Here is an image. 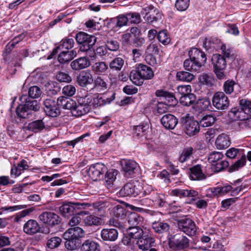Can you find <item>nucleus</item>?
I'll return each instance as SVG.
<instances>
[{
  "label": "nucleus",
  "instance_id": "dca6fc26",
  "mask_svg": "<svg viewBox=\"0 0 251 251\" xmlns=\"http://www.w3.org/2000/svg\"><path fill=\"white\" fill-rule=\"evenodd\" d=\"M155 242L154 239L150 234L146 233L141 238L137 241L138 248L142 251L150 249Z\"/></svg>",
  "mask_w": 251,
  "mask_h": 251
},
{
  "label": "nucleus",
  "instance_id": "774afa93",
  "mask_svg": "<svg viewBox=\"0 0 251 251\" xmlns=\"http://www.w3.org/2000/svg\"><path fill=\"white\" fill-rule=\"evenodd\" d=\"M237 86L234 81L228 80L224 83V91L227 94H230L233 92L234 87Z\"/></svg>",
  "mask_w": 251,
  "mask_h": 251
},
{
  "label": "nucleus",
  "instance_id": "603ef678",
  "mask_svg": "<svg viewBox=\"0 0 251 251\" xmlns=\"http://www.w3.org/2000/svg\"><path fill=\"white\" fill-rule=\"evenodd\" d=\"M129 78L133 83L136 85L140 86L143 83L144 80L139 75L137 69L136 70H132L130 72Z\"/></svg>",
  "mask_w": 251,
  "mask_h": 251
},
{
  "label": "nucleus",
  "instance_id": "052dcab7",
  "mask_svg": "<svg viewBox=\"0 0 251 251\" xmlns=\"http://www.w3.org/2000/svg\"><path fill=\"white\" fill-rule=\"evenodd\" d=\"M246 162V158L245 155H243L240 159L236 161L228 169L230 172H234L238 170V169L243 167Z\"/></svg>",
  "mask_w": 251,
  "mask_h": 251
},
{
  "label": "nucleus",
  "instance_id": "20e7f679",
  "mask_svg": "<svg viewBox=\"0 0 251 251\" xmlns=\"http://www.w3.org/2000/svg\"><path fill=\"white\" fill-rule=\"evenodd\" d=\"M43 104L45 106L44 110L46 114L52 117H56L61 113L60 109L58 107L57 100L55 98L49 97L44 100Z\"/></svg>",
  "mask_w": 251,
  "mask_h": 251
},
{
  "label": "nucleus",
  "instance_id": "13d9d810",
  "mask_svg": "<svg viewBox=\"0 0 251 251\" xmlns=\"http://www.w3.org/2000/svg\"><path fill=\"white\" fill-rule=\"evenodd\" d=\"M200 81L207 87H211L214 85V79L210 75L202 74L200 77Z\"/></svg>",
  "mask_w": 251,
  "mask_h": 251
},
{
  "label": "nucleus",
  "instance_id": "2eb2a0df",
  "mask_svg": "<svg viewBox=\"0 0 251 251\" xmlns=\"http://www.w3.org/2000/svg\"><path fill=\"white\" fill-rule=\"evenodd\" d=\"M229 116L233 120H239L243 122L251 117L250 113L242 110L239 107L232 108L229 112Z\"/></svg>",
  "mask_w": 251,
  "mask_h": 251
},
{
  "label": "nucleus",
  "instance_id": "4468645a",
  "mask_svg": "<svg viewBox=\"0 0 251 251\" xmlns=\"http://www.w3.org/2000/svg\"><path fill=\"white\" fill-rule=\"evenodd\" d=\"M210 105V101L208 98L199 99L194 102L193 105V112L195 114L199 115L207 109Z\"/></svg>",
  "mask_w": 251,
  "mask_h": 251
},
{
  "label": "nucleus",
  "instance_id": "69168bd1",
  "mask_svg": "<svg viewBox=\"0 0 251 251\" xmlns=\"http://www.w3.org/2000/svg\"><path fill=\"white\" fill-rule=\"evenodd\" d=\"M62 242V239L58 237H53L49 239L47 243V247L53 249L59 247Z\"/></svg>",
  "mask_w": 251,
  "mask_h": 251
},
{
  "label": "nucleus",
  "instance_id": "2f4dec72",
  "mask_svg": "<svg viewBox=\"0 0 251 251\" xmlns=\"http://www.w3.org/2000/svg\"><path fill=\"white\" fill-rule=\"evenodd\" d=\"M137 69L143 80L151 79L154 76V73L151 68L147 65L139 64Z\"/></svg>",
  "mask_w": 251,
  "mask_h": 251
},
{
  "label": "nucleus",
  "instance_id": "49530a36",
  "mask_svg": "<svg viewBox=\"0 0 251 251\" xmlns=\"http://www.w3.org/2000/svg\"><path fill=\"white\" fill-rule=\"evenodd\" d=\"M99 245L95 242L88 239L85 240L81 245V251H96Z\"/></svg>",
  "mask_w": 251,
  "mask_h": 251
},
{
  "label": "nucleus",
  "instance_id": "e2e57ef3",
  "mask_svg": "<svg viewBox=\"0 0 251 251\" xmlns=\"http://www.w3.org/2000/svg\"><path fill=\"white\" fill-rule=\"evenodd\" d=\"M117 172L113 170L107 172L105 175V181L107 186H110L116 179Z\"/></svg>",
  "mask_w": 251,
  "mask_h": 251
},
{
  "label": "nucleus",
  "instance_id": "b1692460",
  "mask_svg": "<svg viewBox=\"0 0 251 251\" xmlns=\"http://www.w3.org/2000/svg\"><path fill=\"white\" fill-rule=\"evenodd\" d=\"M157 97H160L164 100V103L168 104V105H176L177 100L175 97L171 93L161 90H158L155 92Z\"/></svg>",
  "mask_w": 251,
  "mask_h": 251
},
{
  "label": "nucleus",
  "instance_id": "6e6552de",
  "mask_svg": "<svg viewBox=\"0 0 251 251\" xmlns=\"http://www.w3.org/2000/svg\"><path fill=\"white\" fill-rule=\"evenodd\" d=\"M89 205L84 202H71L64 203L59 208V213L64 217H69L74 214L75 208H83L84 205Z\"/></svg>",
  "mask_w": 251,
  "mask_h": 251
},
{
  "label": "nucleus",
  "instance_id": "4be33fe9",
  "mask_svg": "<svg viewBox=\"0 0 251 251\" xmlns=\"http://www.w3.org/2000/svg\"><path fill=\"white\" fill-rule=\"evenodd\" d=\"M171 194L175 196L179 197H188L192 198L193 201H195V198L198 195V192L192 189H176L172 191Z\"/></svg>",
  "mask_w": 251,
  "mask_h": 251
},
{
  "label": "nucleus",
  "instance_id": "ea45409f",
  "mask_svg": "<svg viewBox=\"0 0 251 251\" xmlns=\"http://www.w3.org/2000/svg\"><path fill=\"white\" fill-rule=\"evenodd\" d=\"M83 223L88 226H98L102 224V220L99 217L90 214L84 219Z\"/></svg>",
  "mask_w": 251,
  "mask_h": 251
},
{
  "label": "nucleus",
  "instance_id": "39448f33",
  "mask_svg": "<svg viewBox=\"0 0 251 251\" xmlns=\"http://www.w3.org/2000/svg\"><path fill=\"white\" fill-rule=\"evenodd\" d=\"M212 102L213 106L218 110L227 109L229 105V100L223 92L215 93L213 96Z\"/></svg>",
  "mask_w": 251,
  "mask_h": 251
},
{
  "label": "nucleus",
  "instance_id": "c756f323",
  "mask_svg": "<svg viewBox=\"0 0 251 251\" xmlns=\"http://www.w3.org/2000/svg\"><path fill=\"white\" fill-rule=\"evenodd\" d=\"M94 88L98 92L105 91L108 87V81L100 76H98L94 80Z\"/></svg>",
  "mask_w": 251,
  "mask_h": 251
},
{
  "label": "nucleus",
  "instance_id": "c9c22d12",
  "mask_svg": "<svg viewBox=\"0 0 251 251\" xmlns=\"http://www.w3.org/2000/svg\"><path fill=\"white\" fill-rule=\"evenodd\" d=\"M108 69V66L105 62H98L92 66V70L97 75H103L106 74Z\"/></svg>",
  "mask_w": 251,
  "mask_h": 251
},
{
  "label": "nucleus",
  "instance_id": "a19ab883",
  "mask_svg": "<svg viewBox=\"0 0 251 251\" xmlns=\"http://www.w3.org/2000/svg\"><path fill=\"white\" fill-rule=\"evenodd\" d=\"M66 240L65 243L66 248L70 251H74L78 249L80 247L81 241L80 239L74 237L70 239H64Z\"/></svg>",
  "mask_w": 251,
  "mask_h": 251
},
{
  "label": "nucleus",
  "instance_id": "7c9ffc66",
  "mask_svg": "<svg viewBox=\"0 0 251 251\" xmlns=\"http://www.w3.org/2000/svg\"><path fill=\"white\" fill-rule=\"evenodd\" d=\"M57 103L58 106L62 107L63 109L72 110L75 106V101L73 99L65 97H60L57 99Z\"/></svg>",
  "mask_w": 251,
  "mask_h": 251
},
{
  "label": "nucleus",
  "instance_id": "f704fd0d",
  "mask_svg": "<svg viewBox=\"0 0 251 251\" xmlns=\"http://www.w3.org/2000/svg\"><path fill=\"white\" fill-rule=\"evenodd\" d=\"M190 176L192 180H200L205 178L201 165H197L190 169Z\"/></svg>",
  "mask_w": 251,
  "mask_h": 251
},
{
  "label": "nucleus",
  "instance_id": "c85d7f7f",
  "mask_svg": "<svg viewBox=\"0 0 251 251\" xmlns=\"http://www.w3.org/2000/svg\"><path fill=\"white\" fill-rule=\"evenodd\" d=\"M127 221L130 226H142L144 223V218L136 212L129 213Z\"/></svg>",
  "mask_w": 251,
  "mask_h": 251
},
{
  "label": "nucleus",
  "instance_id": "473e14b6",
  "mask_svg": "<svg viewBox=\"0 0 251 251\" xmlns=\"http://www.w3.org/2000/svg\"><path fill=\"white\" fill-rule=\"evenodd\" d=\"M217 149L222 150L228 148L230 145V141L228 136L225 133L219 135L215 141Z\"/></svg>",
  "mask_w": 251,
  "mask_h": 251
},
{
  "label": "nucleus",
  "instance_id": "09e8293b",
  "mask_svg": "<svg viewBox=\"0 0 251 251\" xmlns=\"http://www.w3.org/2000/svg\"><path fill=\"white\" fill-rule=\"evenodd\" d=\"M194 151V150L192 147L184 148L179 156L178 160L181 163L187 161L190 159Z\"/></svg>",
  "mask_w": 251,
  "mask_h": 251
},
{
  "label": "nucleus",
  "instance_id": "58836bf2",
  "mask_svg": "<svg viewBox=\"0 0 251 251\" xmlns=\"http://www.w3.org/2000/svg\"><path fill=\"white\" fill-rule=\"evenodd\" d=\"M152 227L156 233L162 234L169 231L170 226V225L163 222H155L152 224Z\"/></svg>",
  "mask_w": 251,
  "mask_h": 251
},
{
  "label": "nucleus",
  "instance_id": "6ab92c4d",
  "mask_svg": "<svg viewBox=\"0 0 251 251\" xmlns=\"http://www.w3.org/2000/svg\"><path fill=\"white\" fill-rule=\"evenodd\" d=\"M93 81V75L89 71L81 72L77 77V82L81 87L91 84Z\"/></svg>",
  "mask_w": 251,
  "mask_h": 251
},
{
  "label": "nucleus",
  "instance_id": "bf43d9fd",
  "mask_svg": "<svg viewBox=\"0 0 251 251\" xmlns=\"http://www.w3.org/2000/svg\"><path fill=\"white\" fill-rule=\"evenodd\" d=\"M16 113L21 118H28L31 115L25 104L20 105L17 108Z\"/></svg>",
  "mask_w": 251,
  "mask_h": 251
},
{
  "label": "nucleus",
  "instance_id": "c03bdc74",
  "mask_svg": "<svg viewBox=\"0 0 251 251\" xmlns=\"http://www.w3.org/2000/svg\"><path fill=\"white\" fill-rule=\"evenodd\" d=\"M196 100V96L193 93H189L187 95L181 96L179 98L180 103L186 106L194 104Z\"/></svg>",
  "mask_w": 251,
  "mask_h": 251
},
{
  "label": "nucleus",
  "instance_id": "4d7b16f0",
  "mask_svg": "<svg viewBox=\"0 0 251 251\" xmlns=\"http://www.w3.org/2000/svg\"><path fill=\"white\" fill-rule=\"evenodd\" d=\"M29 98L37 99L42 94L41 89L37 86H33L29 88L28 92Z\"/></svg>",
  "mask_w": 251,
  "mask_h": 251
},
{
  "label": "nucleus",
  "instance_id": "6e6d98bb",
  "mask_svg": "<svg viewBox=\"0 0 251 251\" xmlns=\"http://www.w3.org/2000/svg\"><path fill=\"white\" fill-rule=\"evenodd\" d=\"M229 165L228 162L226 160H220L215 164L211 165V169L214 172H219L227 168Z\"/></svg>",
  "mask_w": 251,
  "mask_h": 251
},
{
  "label": "nucleus",
  "instance_id": "0eeeda50",
  "mask_svg": "<svg viewBox=\"0 0 251 251\" xmlns=\"http://www.w3.org/2000/svg\"><path fill=\"white\" fill-rule=\"evenodd\" d=\"M115 94L114 93L109 98H105L100 95H97L94 96L88 95L86 97L88 99V101L90 107L92 106L94 108H97L110 103L115 99Z\"/></svg>",
  "mask_w": 251,
  "mask_h": 251
},
{
  "label": "nucleus",
  "instance_id": "e433bc0d",
  "mask_svg": "<svg viewBox=\"0 0 251 251\" xmlns=\"http://www.w3.org/2000/svg\"><path fill=\"white\" fill-rule=\"evenodd\" d=\"M85 203L89 204L90 205H84L83 208H85L86 207H90V210H92L94 209L97 210V212H100L101 214L104 213L105 209L108 206L107 202L104 201H99L92 203L88 202Z\"/></svg>",
  "mask_w": 251,
  "mask_h": 251
},
{
  "label": "nucleus",
  "instance_id": "9b49d317",
  "mask_svg": "<svg viewBox=\"0 0 251 251\" xmlns=\"http://www.w3.org/2000/svg\"><path fill=\"white\" fill-rule=\"evenodd\" d=\"M39 220L44 224L53 227L61 222L59 216L56 214L50 212H44L39 216Z\"/></svg>",
  "mask_w": 251,
  "mask_h": 251
},
{
  "label": "nucleus",
  "instance_id": "864d4df0",
  "mask_svg": "<svg viewBox=\"0 0 251 251\" xmlns=\"http://www.w3.org/2000/svg\"><path fill=\"white\" fill-rule=\"evenodd\" d=\"M112 214L116 217L124 219L126 215V210L121 205L114 206L112 210Z\"/></svg>",
  "mask_w": 251,
  "mask_h": 251
},
{
  "label": "nucleus",
  "instance_id": "79ce46f5",
  "mask_svg": "<svg viewBox=\"0 0 251 251\" xmlns=\"http://www.w3.org/2000/svg\"><path fill=\"white\" fill-rule=\"evenodd\" d=\"M141 226H129V235L134 239L139 240L146 232L144 231Z\"/></svg>",
  "mask_w": 251,
  "mask_h": 251
},
{
  "label": "nucleus",
  "instance_id": "393cba45",
  "mask_svg": "<svg viewBox=\"0 0 251 251\" xmlns=\"http://www.w3.org/2000/svg\"><path fill=\"white\" fill-rule=\"evenodd\" d=\"M100 236L104 241L113 242L117 239L118 232L114 228H104L101 231Z\"/></svg>",
  "mask_w": 251,
  "mask_h": 251
},
{
  "label": "nucleus",
  "instance_id": "5701e85b",
  "mask_svg": "<svg viewBox=\"0 0 251 251\" xmlns=\"http://www.w3.org/2000/svg\"><path fill=\"white\" fill-rule=\"evenodd\" d=\"M122 164L125 174L127 176H131L135 173L138 166V164L132 160H124Z\"/></svg>",
  "mask_w": 251,
  "mask_h": 251
},
{
  "label": "nucleus",
  "instance_id": "7ed1b4c3",
  "mask_svg": "<svg viewBox=\"0 0 251 251\" xmlns=\"http://www.w3.org/2000/svg\"><path fill=\"white\" fill-rule=\"evenodd\" d=\"M142 205L146 207L153 205L156 207H166L167 204L166 198L162 193L155 192L151 193L150 199L143 200L142 201Z\"/></svg>",
  "mask_w": 251,
  "mask_h": 251
},
{
  "label": "nucleus",
  "instance_id": "a211bd4d",
  "mask_svg": "<svg viewBox=\"0 0 251 251\" xmlns=\"http://www.w3.org/2000/svg\"><path fill=\"white\" fill-rule=\"evenodd\" d=\"M20 100L22 103H25V105L31 115L33 112L38 111L40 108V104L37 100H30L26 95H22Z\"/></svg>",
  "mask_w": 251,
  "mask_h": 251
},
{
  "label": "nucleus",
  "instance_id": "37998d69",
  "mask_svg": "<svg viewBox=\"0 0 251 251\" xmlns=\"http://www.w3.org/2000/svg\"><path fill=\"white\" fill-rule=\"evenodd\" d=\"M74 44V41L72 38L66 39L63 40L61 43L57 47L52 51L53 55L57 54L58 50H61L63 49H66L68 50L69 49H72Z\"/></svg>",
  "mask_w": 251,
  "mask_h": 251
},
{
  "label": "nucleus",
  "instance_id": "f03ea898",
  "mask_svg": "<svg viewBox=\"0 0 251 251\" xmlns=\"http://www.w3.org/2000/svg\"><path fill=\"white\" fill-rule=\"evenodd\" d=\"M75 40L80 45L79 50L85 51L91 49L95 44L97 38L95 36L89 35L83 32H79L75 36Z\"/></svg>",
  "mask_w": 251,
  "mask_h": 251
},
{
  "label": "nucleus",
  "instance_id": "338daca9",
  "mask_svg": "<svg viewBox=\"0 0 251 251\" xmlns=\"http://www.w3.org/2000/svg\"><path fill=\"white\" fill-rule=\"evenodd\" d=\"M128 21L132 24H137L141 22V18L139 13L136 12H129L126 13Z\"/></svg>",
  "mask_w": 251,
  "mask_h": 251
},
{
  "label": "nucleus",
  "instance_id": "3c124183",
  "mask_svg": "<svg viewBox=\"0 0 251 251\" xmlns=\"http://www.w3.org/2000/svg\"><path fill=\"white\" fill-rule=\"evenodd\" d=\"M183 66L184 69L188 71L199 72L201 69L197 63L190 58L184 61Z\"/></svg>",
  "mask_w": 251,
  "mask_h": 251
},
{
  "label": "nucleus",
  "instance_id": "bb28decb",
  "mask_svg": "<svg viewBox=\"0 0 251 251\" xmlns=\"http://www.w3.org/2000/svg\"><path fill=\"white\" fill-rule=\"evenodd\" d=\"M90 63L85 57H80L73 61L71 63V68L75 71L80 70L89 67Z\"/></svg>",
  "mask_w": 251,
  "mask_h": 251
},
{
  "label": "nucleus",
  "instance_id": "a18cd8bd",
  "mask_svg": "<svg viewBox=\"0 0 251 251\" xmlns=\"http://www.w3.org/2000/svg\"><path fill=\"white\" fill-rule=\"evenodd\" d=\"M125 64L124 60L120 57H117L113 59L109 64L111 70L115 71H120Z\"/></svg>",
  "mask_w": 251,
  "mask_h": 251
},
{
  "label": "nucleus",
  "instance_id": "680f3d73",
  "mask_svg": "<svg viewBox=\"0 0 251 251\" xmlns=\"http://www.w3.org/2000/svg\"><path fill=\"white\" fill-rule=\"evenodd\" d=\"M161 13L157 10H153L146 14V21L149 23H152L154 21H157L159 19H161Z\"/></svg>",
  "mask_w": 251,
  "mask_h": 251
},
{
  "label": "nucleus",
  "instance_id": "f3484780",
  "mask_svg": "<svg viewBox=\"0 0 251 251\" xmlns=\"http://www.w3.org/2000/svg\"><path fill=\"white\" fill-rule=\"evenodd\" d=\"M139 192V190L133 183H127L121 189L119 194L122 197H135Z\"/></svg>",
  "mask_w": 251,
  "mask_h": 251
},
{
  "label": "nucleus",
  "instance_id": "9d476101",
  "mask_svg": "<svg viewBox=\"0 0 251 251\" xmlns=\"http://www.w3.org/2000/svg\"><path fill=\"white\" fill-rule=\"evenodd\" d=\"M106 170V168L103 164L97 163L90 166L88 174L93 180L97 181L102 178Z\"/></svg>",
  "mask_w": 251,
  "mask_h": 251
},
{
  "label": "nucleus",
  "instance_id": "423d86ee",
  "mask_svg": "<svg viewBox=\"0 0 251 251\" xmlns=\"http://www.w3.org/2000/svg\"><path fill=\"white\" fill-rule=\"evenodd\" d=\"M177 226L180 231L189 236H193L197 232V227L195 223L189 218H183L177 222Z\"/></svg>",
  "mask_w": 251,
  "mask_h": 251
},
{
  "label": "nucleus",
  "instance_id": "72a5a7b5",
  "mask_svg": "<svg viewBox=\"0 0 251 251\" xmlns=\"http://www.w3.org/2000/svg\"><path fill=\"white\" fill-rule=\"evenodd\" d=\"M76 54L75 50H62L58 55V60L61 63H65L72 60Z\"/></svg>",
  "mask_w": 251,
  "mask_h": 251
},
{
  "label": "nucleus",
  "instance_id": "5fc2aeb1",
  "mask_svg": "<svg viewBox=\"0 0 251 251\" xmlns=\"http://www.w3.org/2000/svg\"><path fill=\"white\" fill-rule=\"evenodd\" d=\"M113 20L116 22L115 26L119 28L126 25L128 22L126 14H120L113 18Z\"/></svg>",
  "mask_w": 251,
  "mask_h": 251
},
{
  "label": "nucleus",
  "instance_id": "1a4fd4ad",
  "mask_svg": "<svg viewBox=\"0 0 251 251\" xmlns=\"http://www.w3.org/2000/svg\"><path fill=\"white\" fill-rule=\"evenodd\" d=\"M88 100L86 96L80 98L78 100L77 105L75 103V106L72 110V115L75 117H79L89 112L91 107Z\"/></svg>",
  "mask_w": 251,
  "mask_h": 251
},
{
  "label": "nucleus",
  "instance_id": "8fccbe9b",
  "mask_svg": "<svg viewBox=\"0 0 251 251\" xmlns=\"http://www.w3.org/2000/svg\"><path fill=\"white\" fill-rule=\"evenodd\" d=\"M176 77L177 80L185 82H191L195 79V76L192 74L185 71L178 72Z\"/></svg>",
  "mask_w": 251,
  "mask_h": 251
},
{
  "label": "nucleus",
  "instance_id": "de8ad7c7",
  "mask_svg": "<svg viewBox=\"0 0 251 251\" xmlns=\"http://www.w3.org/2000/svg\"><path fill=\"white\" fill-rule=\"evenodd\" d=\"M215 121L216 118L214 116L212 115H206L202 117L199 124L200 126L206 127L213 125Z\"/></svg>",
  "mask_w": 251,
  "mask_h": 251
},
{
  "label": "nucleus",
  "instance_id": "4c0bfd02",
  "mask_svg": "<svg viewBox=\"0 0 251 251\" xmlns=\"http://www.w3.org/2000/svg\"><path fill=\"white\" fill-rule=\"evenodd\" d=\"M45 128V125L43 120H37L29 123L26 129L35 133L38 132Z\"/></svg>",
  "mask_w": 251,
  "mask_h": 251
},
{
  "label": "nucleus",
  "instance_id": "ddd939ff",
  "mask_svg": "<svg viewBox=\"0 0 251 251\" xmlns=\"http://www.w3.org/2000/svg\"><path fill=\"white\" fill-rule=\"evenodd\" d=\"M172 246H174L177 250H181L187 248L189 244L188 239L180 233L175 234L170 242Z\"/></svg>",
  "mask_w": 251,
  "mask_h": 251
},
{
  "label": "nucleus",
  "instance_id": "cd10ccee",
  "mask_svg": "<svg viewBox=\"0 0 251 251\" xmlns=\"http://www.w3.org/2000/svg\"><path fill=\"white\" fill-rule=\"evenodd\" d=\"M212 63L214 69L220 70L225 69L226 67V61L224 56L220 54H215L211 58Z\"/></svg>",
  "mask_w": 251,
  "mask_h": 251
},
{
  "label": "nucleus",
  "instance_id": "0e129e2a",
  "mask_svg": "<svg viewBox=\"0 0 251 251\" xmlns=\"http://www.w3.org/2000/svg\"><path fill=\"white\" fill-rule=\"evenodd\" d=\"M224 155L220 152L213 151L211 152L208 157V161L209 163L215 164L220 160L222 159Z\"/></svg>",
  "mask_w": 251,
  "mask_h": 251
},
{
  "label": "nucleus",
  "instance_id": "412c9836",
  "mask_svg": "<svg viewBox=\"0 0 251 251\" xmlns=\"http://www.w3.org/2000/svg\"><path fill=\"white\" fill-rule=\"evenodd\" d=\"M161 122L166 129H173L178 123V119L173 115L167 114L162 117Z\"/></svg>",
  "mask_w": 251,
  "mask_h": 251
},
{
  "label": "nucleus",
  "instance_id": "f8f14e48",
  "mask_svg": "<svg viewBox=\"0 0 251 251\" xmlns=\"http://www.w3.org/2000/svg\"><path fill=\"white\" fill-rule=\"evenodd\" d=\"M189 57L193 59L198 66L201 68L206 63L207 58L205 53L197 48H192L188 52Z\"/></svg>",
  "mask_w": 251,
  "mask_h": 251
},
{
  "label": "nucleus",
  "instance_id": "aec40b11",
  "mask_svg": "<svg viewBox=\"0 0 251 251\" xmlns=\"http://www.w3.org/2000/svg\"><path fill=\"white\" fill-rule=\"evenodd\" d=\"M41 227L38 222L34 220H29L24 225L23 230L27 235H32L38 233Z\"/></svg>",
  "mask_w": 251,
  "mask_h": 251
},
{
  "label": "nucleus",
  "instance_id": "f257e3e1",
  "mask_svg": "<svg viewBox=\"0 0 251 251\" xmlns=\"http://www.w3.org/2000/svg\"><path fill=\"white\" fill-rule=\"evenodd\" d=\"M180 123L185 129V133L190 136H194L200 131L199 122L195 120L189 114L181 117Z\"/></svg>",
  "mask_w": 251,
  "mask_h": 251
},
{
  "label": "nucleus",
  "instance_id": "a878e982",
  "mask_svg": "<svg viewBox=\"0 0 251 251\" xmlns=\"http://www.w3.org/2000/svg\"><path fill=\"white\" fill-rule=\"evenodd\" d=\"M84 236V230L78 226L68 229L63 234L64 239H70L72 237L80 239Z\"/></svg>",
  "mask_w": 251,
  "mask_h": 251
}]
</instances>
